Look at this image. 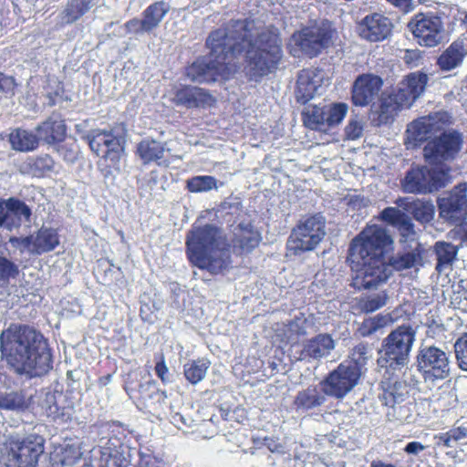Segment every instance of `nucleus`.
<instances>
[{
    "mask_svg": "<svg viewBox=\"0 0 467 467\" xmlns=\"http://www.w3.org/2000/svg\"><path fill=\"white\" fill-rule=\"evenodd\" d=\"M206 47L210 50L208 57L197 59L186 68V77L192 82L229 78L236 70L234 59L244 53L254 77L271 73L282 58L278 35L248 19L231 20L212 31Z\"/></svg>",
    "mask_w": 467,
    "mask_h": 467,
    "instance_id": "f257e3e1",
    "label": "nucleus"
},
{
    "mask_svg": "<svg viewBox=\"0 0 467 467\" xmlns=\"http://www.w3.org/2000/svg\"><path fill=\"white\" fill-rule=\"evenodd\" d=\"M393 240L386 229L379 225L366 227L356 236L349 247V259L358 267L355 285L372 289L385 283L393 271H402L415 265L417 255L412 253L398 254L387 260L385 253Z\"/></svg>",
    "mask_w": 467,
    "mask_h": 467,
    "instance_id": "f03ea898",
    "label": "nucleus"
},
{
    "mask_svg": "<svg viewBox=\"0 0 467 467\" xmlns=\"http://www.w3.org/2000/svg\"><path fill=\"white\" fill-rule=\"evenodd\" d=\"M0 346L7 362L19 374L39 377L52 368L47 340L33 327L11 325L1 333Z\"/></svg>",
    "mask_w": 467,
    "mask_h": 467,
    "instance_id": "7ed1b4c3",
    "label": "nucleus"
},
{
    "mask_svg": "<svg viewBox=\"0 0 467 467\" xmlns=\"http://www.w3.org/2000/svg\"><path fill=\"white\" fill-rule=\"evenodd\" d=\"M186 245L190 261L199 268L220 274L231 265L229 244L215 226L193 227L187 235Z\"/></svg>",
    "mask_w": 467,
    "mask_h": 467,
    "instance_id": "20e7f679",
    "label": "nucleus"
},
{
    "mask_svg": "<svg viewBox=\"0 0 467 467\" xmlns=\"http://www.w3.org/2000/svg\"><path fill=\"white\" fill-rule=\"evenodd\" d=\"M428 81V75L420 71L407 75L389 95L382 97L380 120L387 122L400 109L411 107L424 93Z\"/></svg>",
    "mask_w": 467,
    "mask_h": 467,
    "instance_id": "39448f33",
    "label": "nucleus"
},
{
    "mask_svg": "<svg viewBox=\"0 0 467 467\" xmlns=\"http://www.w3.org/2000/svg\"><path fill=\"white\" fill-rule=\"evenodd\" d=\"M415 341V330L410 326H400L382 341L378 363L382 368L400 369L408 365Z\"/></svg>",
    "mask_w": 467,
    "mask_h": 467,
    "instance_id": "423d86ee",
    "label": "nucleus"
},
{
    "mask_svg": "<svg viewBox=\"0 0 467 467\" xmlns=\"http://www.w3.org/2000/svg\"><path fill=\"white\" fill-rule=\"evenodd\" d=\"M45 439L36 433H10L5 440L6 467H36L43 454Z\"/></svg>",
    "mask_w": 467,
    "mask_h": 467,
    "instance_id": "0eeeda50",
    "label": "nucleus"
},
{
    "mask_svg": "<svg viewBox=\"0 0 467 467\" xmlns=\"http://www.w3.org/2000/svg\"><path fill=\"white\" fill-rule=\"evenodd\" d=\"M417 367L426 382L451 377L452 362L450 353L434 345L421 347L417 355Z\"/></svg>",
    "mask_w": 467,
    "mask_h": 467,
    "instance_id": "6e6552de",
    "label": "nucleus"
},
{
    "mask_svg": "<svg viewBox=\"0 0 467 467\" xmlns=\"http://www.w3.org/2000/svg\"><path fill=\"white\" fill-rule=\"evenodd\" d=\"M325 234V218L320 214L309 216L293 230L287 241V247L294 254L311 251L317 247Z\"/></svg>",
    "mask_w": 467,
    "mask_h": 467,
    "instance_id": "1a4fd4ad",
    "label": "nucleus"
},
{
    "mask_svg": "<svg viewBox=\"0 0 467 467\" xmlns=\"http://www.w3.org/2000/svg\"><path fill=\"white\" fill-rule=\"evenodd\" d=\"M332 43V31L327 25L312 26L302 29L293 34L290 46L295 57L299 52L313 57L317 56L322 49L328 47Z\"/></svg>",
    "mask_w": 467,
    "mask_h": 467,
    "instance_id": "9d476101",
    "label": "nucleus"
},
{
    "mask_svg": "<svg viewBox=\"0 0 467 467\" xmlns=\"http://www.w3.org/2000/svg\"><path fill=\"white\" fill-rule=\"evenodd\" d=\"M447 174L439 168L410 169L401 182V187L409 193H428L444 187Z\"/></svg>",
    "mask_w": 467,
    "mask_h": 467,
    "instance_id": "9b49d317",
    "label": "nucleus"
},
{
    "mask_svg": "<svg viewBox=\"0 0 467 467\" xmlns=\"http://www.w3.org/2000/svg\"><path fill=\"white\" fill-rule=\"evenodd\" d=\"M361 371L352 362H342L321 382L322 391L342 399L358 385Z\"/></svg>",
    "mask_w": 467,
    "mask_h": 467,
    "instance_id": "f8f14e48",
    "label": "nucleus"
},
{
    "mask_svg": "<svg viewBox=\"0 0 467 467\" xmlns=\"http://www.w3.org/2000/svg\"><path fill=\"white\" fill-rule=\"evenodd\" d=\"M417 42L424 47H436L439 45L444 33L442 20L434 14L419 13L408 24Z\"/></svg>",
    "mask_w": 467,
    "mask_h": 467,
    "instance_id": "ddd939ff",
    "label": "nucleus"
},
{
    "mask_svg": "<svg viewBox=\"0 0 467 467\" xmlns=\"http://www.w3.org/2000/svg\"><path fill=\"white\" fill-rule=\"evenodd\" d=\"M462 142L461 133L455 130L444 132L426 144L424 157L432 163L452 160L459 152Z\"/></svg>",
    "mask_w": 467,
    "mask_h": 467,
    "instance_id": "4468645a",
    "label": "nucleus"
},
{
    "mask_svg": "<svg viewBox=\"0 0 467 467\" xmlns=\"http://www.w3.org/2000/svg\"><path fill=\"white\" fill-rule=\"evenodd\" d=\"M440 215L451 223L462 222L467 216V184L460 183L439 200Z\"/></svg>",
    "mask_w": 467,
    "mask_h": 467,
    "instance_id": "2eb2a0df",
    "label": "nucleus"
},
{
    "mask_svg": "<svg viewBox=\"0 0 467 467\" xmlns=\"http://www.w3.org/2000/svg\"><path fill=\"white\" fill-rule=\"evenodd\" d=\"M447 112L440 111L421 117L411 122L407 129V139L414 145L426 140L431 134L442 129L449 122Z\"/></svg>",
    "mask_w": 467,
    "mask_h": 467,
    "instance_id": "dca6fc26",
    "label": "nucleus"
},
{
    "mask_svg": "<svg viewBox=\"0 0 467 467\" xmlns=\"http://www.w3.org/2000/svg\"><path fill=\"white\" fill-rule=\"evenodd\" d=\"M391 29L390 19L379 13L366 16L358 26V35L371 42L384 40L390 35Z\"/></svg>",
    "mask_w": 467,
    "mask_h": 467,
    "instance_id": "f3484780",
    "label": "nucleus"
},
{
    "mask_svg": "<svg viewBox=\"0 0 467 467\" xmlns=\"http://www.w3.org/2000/svg\"><path fill=\"white\" fill-rule=\"evenodd\" d=\"M382 86L379 77L372 74L359 76L354 82L352 100L356 106H367L378 97Z\"/></svg>",
    "mask_w": 467,
    "mask_h": 467,
    "instance_id": "a211bd4d",
    "label": "nucleus"
},
{
    "mask_svg": "<svg viewBox=\"0 0 467 467\" xmlns=\"http://www.w3.org/2000/svg\"><path fill=\"white\" fill-rule=\"evenodd\" d=\"M173 103L187 109L211 106L214 102L213 97L204 89L197 87H182L174 89Z\"/></svg>",
    "mask_w": 467,
    "mask_h": 467,
    "instance_id": "6ab92c4d",
    "label": "nucleus"
},
{
    "mask_svg": "<svg viewBox=\"0 0 467 467\" xmlns=\"http://www.w3.org/2000/svg\"><path fill=\"white\" fill-rule=\"evenodd\" d=\"M381 218L395 226L400 232V242L410 243L417 239V234L410 218L395 207H388L381 212Z\"/></svg>",
    "mask_w": 467,
    "mask_h": 467,
    "instance_id": "aec40b11",
    "label": "nucleus"
},
{
    "mask_svg": "<svg viewBox=\"0 0 467 467\" xmlns=\"http://www.w3.org/2000/svg\"><path fill=\"white\" fill-rule=\"evenodd\" d=\"M335 347V340L330 335L319 334L304 343L301 359H320L328 356Z\"/></svg>",
    "mask_w": 467,
    "mask_h": 467,
    "instance_id": "412c9836",
    "label": "nucleus"
},
{
    "mask_svg": "<svg viewBox=\"0 0 467 467\" xmlns=\"http://www.w3.org/2000/svg\"><path fill=\"white\" fill-rule=\"evenodd\" d=\"M21 244L31 253L40 254L55 249L59 241L56 231L42 228L36 235L22 239Z\"/></svg>",
    "mask_w": 467,
    "mask_h": 467,
    "instance_id": "4be33fe9",
    "label": "nucleus"
},
{
    "mask_svg": "<svg viewBox=\"0 0 467 467\" xmlns=\"http://www.w3.org/2000/svg\"><path fill=\"white\" fill-rule=\"evenodd\" d=\"M39 140L47 144H55L64 140L66 125L57 113L51 114L43 123L36 128Z\"/></svg>",
    "mask_w": 467,
    "mask_h": 467,
    "instance_id": "5701e85b",
    "label": "nucleus"
},
{
    "mask_svg": "<svg viewBox=\"0 0 467 467\" xmlns=\"http://www.w3.org/2000/svg\"><path fill=\"white\" fill-rule=\"evenodd\" d=\"M320 80L314 70H302L296 82V96L297 101L305 104L319 93L321 88Z\"/></svg>",
    "mask_w": 467,
    "mask_h": 467,
    "instance_id": "b1692460",
    "label": "nucleus"
},
{
    "mask_svg": "<svg viewBox=\"0 0 467 467\" xmlns=\"http://www.w3.org/2000/svg\"><path fill=\"white\" fill-rule=\"evenodd\" d=\"M165 146L154 140H143L138 144L137 152L143 163L156 162L158 165H168L169 161L165 159Z\"/></svg>",
    "mask_w": 467,
    "mask_h": 467,
    "instance_id": "393cba45",
    "label": "nucleus"
},
{
    "mask_svg": "<svg viewBox=\"0 0 467 467\" xmlns=\"http://www.w3.org/2000/svg\"><path fill=\"white\" fill-rule=\"evenodd\" d=\"M397 204L410 212L414 218L420 223H429L434 215V205L431 201L400 198L397 201Z\"/></svg>",
    "mask_w": 467,
    "mask_h": 467,
    "instance_id": "a878e982",
    "label": "nucleus"
},
{
    "mask_svg": "<svg viewBox=\"0 0 467 467\" xmlns=\"http://www.w3.org/2000/svg\"><path fill=\"white\" fill-rule=\"evenodd\" d=\"M99 0H68L58 17L61 24H73L88 13Z\"/></svg>",
    "mask_w": 467,
    "mask_h": 467,
    "instance_id": "bb28decb",
    "label": "nucleus"
},
{
    "mask_svg": "<svg viewBox=\"0 0 467 467\" xmlns=\"http://www.w3.org/2000/svg\"><path fill=\"white\" fill-rule=\"evenodd\" d=\"M8 213L5 217V228L11 230L30 221L31 210L23 202L10 198L7 200Z\"/></svg>",
    "mask_w": 467,
    "mask_h": 467,
    "instance_id": "cd10ccee",
    "label": "nucleus"
},
{
    "mask_svg": "<svg viewBox=\"0 0 467 467\" xmlns=\"http://www.w3.org/2000/svg\"><path fill=\"white\" fill-rule=\"evenodd\" d=\"M89 146L98 155L113 161L117 140L111 133L98 131L90 140Z\"/></svg>",
    "mask_w": 467,
    "mask_h": 467,
    "instance_id": "c85d7f7f",
    "label": "nucleus"
},
{
    "mask_svg": "<svg viewBox=\"0 0 467 467\" xmlns=\"http://www.w3.org/2000/svg\"><path fill=\"white\" fill-rule=\"evenodd\" d=\"M465 56L462 42H453L438 58V65L442 70H451L461 65Z\"/></svg>",
    "mask_w": 467,
    "mask_h": 467,
    "instance_id": "c756f323",
    "label": "nucleus"
},
{
    "mask_svg": "<svg viewBox=\"0 0 467 467\" xmlns=\"http://www.w3.org/2000/svg\"><path fill=\"white\" fill-rule=\"evenodd\" d=\"M38 140L33 132L26 130L16 129L9 135V141L12 149L18 151H31L37 148Z\"/></svg>",
    "mask_w": 467,
    "mask_h": 467,
    "instance_id": "7c9ffc66",
    "label": "nucleus"
},
{
    "mask_svg": "<svg viewBox=\"0 0 467 467\" xmlns=\"http://www.w3.org/2000/svg\"><path fill=\"white\" fill-rule=\"evenodd\" d=\"M170 11V5L164 1H158L149 5L142 13L144 25L149 32L157 28Z\"/></svg>",
    "mask_w": 467,
    "mask_h": 467,
    "instance_id": "2f4dec72",
    "label": "nucleus"
},
{
    "mask_svg": "<svg viewBox=\"0 0 467 467\" xmlns=\"http://www.w3.org/2000/svg\"><path fill=\"white\" fill-rule=\"evenodd\" d=\"M259 241V234L249 225L240 224L234 231V245L239 247L243 252H250L257 246Z\"/></svg>",
    "mask_w": 467,
    "mask_h": 467,
    "instance_id": "473e14b6",
    "label": "nucleus"
},
{
    "mask_svg": "<svg viewBox=\"0 0 467 467\" xmlns=\"http://www.w3.org/2000/svg\"><path fill=\"white\" fill-rule=\"evenodd\" d=\"M393 323V318L389 314L377 315L365 319L358 327V332L361 337H370L382 332V330Z\"/></svg>",
    "mask_w": 467,
    "mask_h": 467,
    "instance_id": "72a5a7b5",
    "label": "nucleus"
},
{
    "mask_svg": "<svg viewBox=\"0 0 467 467\" xmlns=\"http://www.w3.org/2000/svg\"><path fill=\"white\" fill-rule=\"evenodd\" d=\"M435 254L437 258L436 269L439 273H441L451 266L457 254V248L450 243L438 242L435 244Z\"/></svg>",
    "mask_w": 467,
    "mask_h": 467,
    "instance_id": "f704fd0d",
    "label": "nucleus"
},
{
    "mask_svg": "<svg viewBox=\"0 0 467 467\" xmlns=\"http://www.w3.org/2000/svg\"><path fill=\"white\" fill-rule=\"evenodd\" d=\"M409 390L404 382L396 381L383 390L380 400L387 407L400 405L408 398Z\"/></svg>",
    "mask_w": 467,
    "mask_h": 467,
    "instance_id": "c9c22d12",
    "label": "nucleus"
},
{
    "mask_svg": "<svg viewBox=\"0 0 467 467\" xmlns=\"http://www.w3.org/2000/svg\"><path fill=\"white\" fill-rule=\"evenodd\" d=\"M303 122L306 127L311 130H326V110L316 105H307L303 112Z\"/></svg>",
    "mask_w": 467,
    "mask_h": 467,
    "instance_id": "e433bc0d",
    "label": "nucleus"
},
{
    "mask_svg": "<svg viewBox=\"0 0 467 467\" xmlns=\"http://www.w3.org/2000/svg\"><path fill=\"white\" fill-rule=\"evenodd\" d=\"M210 364V361L205 358L187 362L183 366L186 379L193 385L199 383L205 378Z\"/></svg>",
    "mask_w": 467,
    "mask_h": 467,
    "instance_id": "4c0bfd02",
    "label": "nucleus"
},
{
    "mask_svg": "<svg viewBox=\"0 0 467 467\" xmlns=\"http://www.w3.org/2000/svg\"><path fill=\"white\" fill-rule=\"evenodd\" d=\"M325 400L326 397L323 393L316 388H308L297 394L295 403L298 408L309 410L322 405Z\"/></svg>",
    "mask_w": 467,
    "mask_h": 467,
    "instance_id": "58836bf2",
    "label": "nucleus"
},
{
    "mask_svg": "<svg viewBox=\"0 0 467 467\" xmlns=\"http://www.w3.org/2000/svg\"><path fill=\"white\" fill-rule=\"evenodd\" d=\"M389 297L386 291L363 296L359 300V307L363 312L371 313L385 306Z\"/></svg>",
    "mask_w": 467,
    "mask_h": 467,
    "instance_id": "ea45409f",
    "label": "nucleus"
},
{
    "mask_svg": "<svg viewBox=\"0 0 467 467\" xmlns=\"http://www.w3.org/2000/svg\"><path fill=\"white\" fill-rule=\"evenodd\" d=\"M386 417L389 421L410 423L413 421L411 404L401 403L400 405L390 406L386 412Z\"/></svg>",
    "mask_w": 467,
    "mask_h": 467,
    "instance_id": "a19ab883",
    "label": "nucleus"
},
{
    "mask_svg": "<svg viewBox=\"0 0 467 467\" xmlns=\"http://www.w3.org/2000/svg\"><path fill=\"white\" fill-rule=\"evenodd\" d=\"M56 457L63 466H73L82 457L80 447L76 444H66L56 451Z\"/></svg>",
    "mask_w": 467,
    "mask_h": 467,
    "instance_id": "79ce46f5",
    "label": "nucleus"
},
{
    "mask_svg": "<svg viewBox=\"0 0 467 467\" xmlns=\"http://www.w3.org/2000/svg\"><path fill=\"white\" fill-rule=\"evenodd\" d=\"M187 189L191 192H204L217 189V180L209 175L195 176L187 181Z\"/></svg>",
    "mask_w": 467,
    "mask_h": 467,
    "instance_id": "37998d69",
    "label": "nucleus"
},
{
    "mask_svg": "<svg viewBox=\"0 0 467 467\" xmlns=\"http://www.w3.org/2000/svg\"><path fill=\"white\" fill-rule=\"evenodd\" d=\"M348 112V105L345 103H336L326 110V127H331L339 124Z\"/></svg>",
    "mask_w": 467,
    "mask_h": 467,
    "instance_id": "c03bdc74",
    "label": "nucleus"
},
{
    "mask_svg": "<svg viewBox=\"0 0 467 467\" xmlns=\"http://www.w3.org/2000/svg\"><path fill=\"white\" fill-rule=\"evenodd\" d=\"M453 348L458 367L467 372V333L456 339Z\"/></svg>",
    "mask_w": 467,
    "mask_h": 467,
    "instance_id": "a18cd8bd",
    "label": "nucleus"
},
{
    "mask_svg": "<svg viewBox=\"0 0 467 467\" xmlns=\"http://www.w3.org/2000/svg\"><path fill=\"white\" fill-rule=\"evenodd\" d=\"M140 306V317L143 320L148 322H153L155 313L161 307V301L151 300L150 297L144 296L141 298Z\"/></svg>",
    "mask_w": 467,
    "mask_h": 467,
    "instance_id": "49530a36",
    "label": "nucleus"
},
{
    "mask_svg": "<svg viewBox=\"0 0 467 467\" xmlns=\"http://www.w3.org/2000/svg\"><path fill=\"white\" fill-rule=\"evenodd\" d=\"M451 305L454 308L467 311V288L463 285V281L453 286Z\"/></svg>",
    "mask_w": 467,
    "mask_h": 467,
    "instance_id": "de8ad7c7",
    "label": "nucleus"
},
{
    "mask_svg": "<svg viewBox=\"0 0 467 467\" xmlns=\"http://www.w3.org/2000/svg\"><path fill=\"white\" fill-rule=\"evenodd\" d=\"M23 396L15 391L0 392V408L5 410L20 409L24 406Z\"/></svg>",
    "mask_w": 467,
    "mask_h": 467,
    "instance_id": "09e8293b",
    "label": "nucleus"
},
{
    "mask_svg": "<svg viewBox=\"0 0 467 467\" xmlns=\"http://www.w3.org/2000/svg\"><path fill=\"white\" fill-rule=\"evenodd\" d=\"M371 358V349L367 344L360 343L356 346L351 352V360L353 365H357L359 371L367 361Z\"/></svg>",
    "mask_w": 467,
    "mask_h": 467,
    "instance_id": "8fccbe9b",
    "label": "nucleus"
},
{
    "mask_svg": "<svg viewBox=\"0 0 467 467\" xmlns=\"http://www.w3.org/2000/svg\"><path fill=\"white\" fill-rule=\"evenodd\" d=\"M55 166L54 160L47 154L41 155L32 160L30 167L36 175L41 176L46 172L53 171Z\"/></svg>",
    "mask_w": 467,
    "mask_h": 467,
    "instance_id": "3c124183",
    "label": "nucleus"
},
{
    "mask_svg": "<svg viewBox=\"0 0 467 467\" xmlns=\"http://www.w3.org/2000/svg\"><path fill=\"white\" fill-rule=\"evenodd\" d=\"M43 408L45 409L47 415L54 420L63 418L65 416V413L60 411V409L57 403L55 393H47L46 400L43 403Z\"/></svg>",
    "mask_w": 467,
    "mask_h": 467,
    "instance_id": "603ef678",
    "label": "nucleus"
},
{
    "mask_svg": "<svg viewBox=\"0 0 467 467\" xmlns=\"http://www.w3.org/2000/svg\"><path fill=\"white\" fill-rule=\"evenodd\" d=\"M363 125L360 120L351 119L345 128V135L348 140H357L362 136Z\"/></svg>",
    "mask_w": 467,
    "mask_h": 467,
    "instance_id": "864d4df0",
    "label": "nucleus"
},
{
    "mask_svg": "<svg viewBox=\"0 0 467 467\" xmlns=\"http://www.w3.org/2000/svg\"><path fill=\"white\" fill-rule=\"evenodd\" d=\"M17 274V266L6 258L0 256V279L15 277Z\"/></svg>",
    "mask_w": 467,
    "mask_h": 467,
    "instance_id": "5fc2aeb1",
    "label": "nucleus"
},
{
    "mask_svg": "<svg viewBox=\"0 0 467 467\" xmlns=\"http://www.w3.org/2000/svg\"><path fill=\"white\" fill-rule=\"evenodd\" d=\"M126 28L130 33H150L146 26L144 25L143 18L141 19H131L126 23Z\"/></svg>",
    "mask_w": 467,
    "mask_h": 467,
    "instance_id": "6e6d98bb",
    "label": "nucleus"
},
{
    "mask_svg": "<svg viewBox=\"0 0 467 467\" xmlns=\"http://www.w3.org/2000/svg\"><path fill=\"white\" fill-rule=\"evenodd\" d=\"M465 436V432L460 430H452L441 437L446 447H451V441H457Z\"/></svg>",
    "mask_w": 467,
    "mask_h": 467,
    "instance_id": "4d7b16f0",
    "label": "nucleus"
},
{
    "mask_svg": "<svg viewBox=\"0 0 467 467\" xmlns=\"http://www.w3.org/2000/svg\"><path fill=\"white\" fill-rule=\"evenodd\" d=\"M155 372L161 380L164 383L170 381L169 379V368H167L164 360V357L161 356V360L155 365Z\"/></svg>",
    "mask_w": 467,
    "mask_h": 467,
    "instance_id": "13d9d810",
    "label": "nucleus"
},
{
    "mask_svg": "<svg viewBox=\"0 0 467 467\" xmlns=\"http://www.w3.org/2000/svg\"><path fill=\"white\" fill-rule=\"evenodd\" d=\"M420 59V54L417 50H406L403 60L410 67H417Z\"/></svg>",
    "mask_w": 467,
    "mask_h": 467,
    "instance_id": "bf43d9fd",
    "label": "nucleus"
},
{
    "mask_svg": "<svg viewBox=\"0 0 467 467\" xmlns=\"http://www.w3.org/2000/svg\"><path fill=\"white\" fill-rule=\"evenodd\" d=\"M16 86L15 79L0 72V92L13 91Z\"/></svg>",
    "mask_w": 467,
    "mask_h": 467,
    "instance_id": "052dcab7",
    "label": "nucleus"
},
{
    "mask_svg": "<svg viewBox=\"0 0 467 467\" xmlns=\"http://www.w3.org/2000/svg\"><path fill=\"white\" fill-rule=\"evenodd\" d=\"M425 450V446L422 445L420 442L419 441H411V442H409L404 451L409 453V454H413V455H417L419 454L420 451H424Z\"/></svg>",
    "mask_w": 467,
    "mask_h": 467,
    "instance_id": "680f3d73",
    "label": "nucleus"
},
{
    "mask_svg": "<svg viewBox=\"0 0 467 467\" xmlns=\"http://www.w3.org/2000/svg\"><path fill=\"white\" fill-rule=\"evenodd\" d=\"M457 96L459 100L467 99V75L461 80L460 87L457 88Z\"/></svg>",
    "mask_w": 467,
    "mask_h": 467,
    "instance_id": "e2e57ef3",
    "label": "nucleus"
},
{
    "mask_svg": "<svg viewBox=\"0 0 467 467\" xmlns=\"http://www.w3.org/2000/svg\"><path fill=\"white\" fill-rule=\"evenodd\" d=\"M8 213L7 201H0V226L5 228V217Z\"/></svg>",
    "mask_w": 467,
    "mask_h": 467,
    "instance_id": "0e129e2a",
    "label": "nucleus"
},
{
    "mask_svg": "<svg viewBox=\"0 0 467 467\" xmlns=\"http://www.w3.org/2000/svg\"><path fill=\"white\" fill-rule=\"evenodd\" d=\"M171 422L176 425L179 429H182V425H187L185 418L180 413H175L171 416Z\"/></svg>",
    "mask_w": 467,
    "mask_h": 467,
    "instance_id": "69168bd1",
    "label": "nucleus"
},
{
    "mask_svg": "<svg viewBox=\"0 0 467 467\" xmlns=\"http://www.w3.org/2000/svg\"><path fill=\"white\" fill-rule=\"evenodd\" d=\"M264 445H265L273 452L278 450V445L274 443L272 440L268 438L264 440Z\"/></svg>",
    "mask_w": 467,
    "mask_h": 467,
    "instance_id": "338daca9",
    "label": "nucleus"
},
{
    "mask_svg": "<svg viewBox=\"0 0 467 467\" xmlns=\"http://www.w3.org/2000/svg\"><path fill=\"white\" fill-rule=\"evenodd\" d=\"M370 467H396L393 464L386 463L381 461H373L370 464Z\"/></svg>",
    "mask_w": 467,
    "mask_h": 467,
    "instance_id": "774afa93",
    "label": "nucleus"
}]
</instances>
